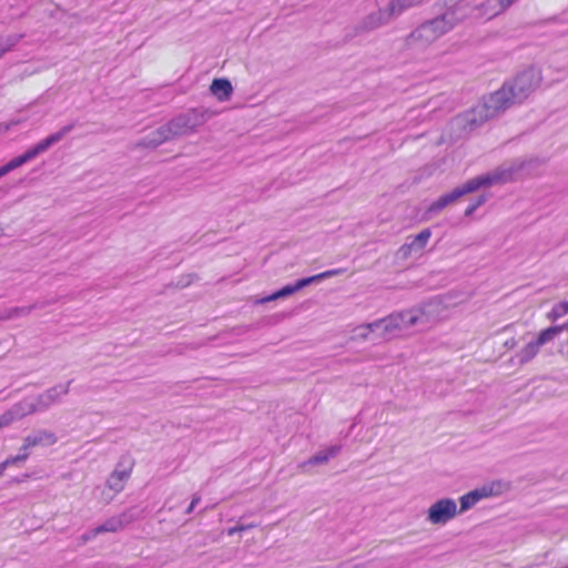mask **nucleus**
Segmentation results:
<instances>
[{"label": "nucleus", "mask_w": 568, "mask_h": 568, "mask_svg": "<svg viewBox=\"0 0 568 568\" xmlns=\"http://www.w3.org/2000/svg\"><path fill=\"white\" fill-rule=\"evenodd\" d=\"M541 70L527 67L490 97L491 106L504 109L527 99L541 83Z\"/></svg>", "instance_id": "nucleus-1"}, {"label": "nucleus", "mask_w": 568, "mask_h": 568, "mask_svg": "<svg viewBox=\"0 0 568 568\" xmlns=\"http://www.w3.org/2000/svg\"><path fill=\"white\" fill-rule=\"evenodd\" d=\"M519 170L516 163H506L484 175L476 176L447 192L450 203L455 205L467 194L511 181Z\"/></svg>", "instance_id": "nucleus-2"}, {"label": "nucleus", "mask_w": 568, "mask_h": 568, "mask_svg": "<svg viewBox=\"0 0 568 568\" xmlns=\"http://www.w3.org/2000/svg\"><path fill=\"white\" fill-rule=\"evenodd\" d=\"M432 236L428 229L420 231L406 240L394 251L392 255L393 265L399 268H410L423 255Z\"/></svg>", "instance_id": "nucleus-3"}, {"label": "nucleus", "mask_w": 568, "mask_h": 568, "mask_svg": "<svg viewBox=\"0 0 568 568\" xmlns=\"http://www.w3.org/2000/svg\"><path fill=\"white\" fill-rule=\"evenodd\" d=\"M458 517L457 500L442 496L434 499L424 510V519L434 528H443Z\"/></svg>", "instance_id": "nucleus-4"}, {"label": "nucleus", "mask_w": 568, "mask_h": 568, "mask_svg": "<svg viewBox=\"0 0 568 568\" xmlns=\"http://www.w3.org/2000/svg\"><path fill=\"white\" fill-rule=\"evenodd\" d=\"M440 297H433L410 308L394 312L402 331L428 322L432 317V308L439 305Z\"/></svg>", "instance_id": "nucleus-5"}, {"label": "nucleus", "mask_w": 568, "mask_h": 568, "mask_svg": "<svg viewBox=\"0 0 568 568\" xmlns=\"http://www.w3.org/2000/svg\"><path fill=\"white\" fill-rule=\"evenodd\" d=\"M450 28V22L445 18H438L420 26L412 33V38L416 42L428 44L446 33Z\"/></svg>", "instance_id": "nucleus-6"}, {"label": "nucleus", "mask_w": 568, "mask_h": 568, "mask_svg": "<svg viewBox=\"0 0 568 568\" xmlns=\"http://www.w3.org/2000/svg\"><path fill=\"white\" fill-rule=\"evenodd\" d=\"M328 275H329V273H322V274H318V275H314V276H311V277L298 280L294 284L285 285L282 288L275 291L274 293H272V294H270L267 296H264V297H261V298H256L254 301V304L255 305H264L266 303H271V302H275V301H278V300L286 298V297L292 296L293 294L297 293L298 291H301L305 286H307V285H310V284H312L314 282H317V281H320L322 278H325Z\"/></svg>", "instance_id": "nucleus-7"}, {"label": "nucleus", "mask_w": 568, "mask_h": 568, "mask_svg": "<svg viewBox=\"0 0 568 568\" xmlns=\"http://www.w3.org/2000/svg\"><path fill=\"white\" fill-rule=\"evenodd\" d=\"M63 134L61 132L54 133L52 135H49L48 138L41 140L36 145L28 149L23 154L16 156L11 159L8 162L9 168L12 170L18 169L19 166L23 165L28 161L34 159L39 154L45 152L51 145L55 144L62 139Z\"/></svg>", "instance_id": "nucleus-8"}, {"label": "nucleus", "mask_w": 568, "mask_h": 568, "mask_svg": "<svg viewBox=\"0 0 568 568\" xmlns=\"http://www.w3.org/2000/svg\"><path fill=\"white\" fill-rule=\"evenodd\" d=\"M57 443L55 435L45 429L36 430L28 436L24 437L22 446L20 448V454H28L29 449L38 446H51Z\"/></svg>", "instance_id": "nucleus-9"}, {"label": "nucleus", "mask_w": 568, "mask_h": 568, "mask_svg": "<svg viewBox=\"0 0 568 568\" xmlns=\"http://www.w3.org/2000/svg\"><path fill=\"white\" fill-rule=\"evenodd\" d=\"M175 136L194 132L201 124L199 121V114L195 111H191L181 114L173 120L169 121Z\"/></svg>", "instance_id": "nucleus-10"}, {"label": "nucleus", "mask_w": 568, "mask_h": 568, "mask_svg": "<svg viewBox=\"0 0 568 568\" xmlns=\"http://www.w3.org/2000/svg\"><path fill=\"white\" fill-rule=\"evenodd\" d=\"M176 138L170 123L166 122L154 130L146 133L144 139L141 141V145L148 148H156L158 145Z\"/></svg>", "instance_id": "nucleus-11"}, {"label": "nucleus", "mask_w": 568, "mask_h": 568, "mask_svg": "<svg viewBox=\"0 0 568 568\" xmlns=\"http://www.w3.org/2000/svg\"><path fill=\"white\" fill-rule=\"evenodd\" d=\"M398 16V12H394L390 10L389 2L386 8L375 11L367 16L364 20V27L368 30H373L388 23L390 20Z\"/></svg>", "instance_id": "nucleus-12"}, {"label": "nucleus", "mask_w": 568, "mask_h": 568, "mask_svg": "<svg viewBox=\"0 0 568 568\" xmlns=\"http://www.w3.org/2000/svg\"><path fill=\"white\" fill-rule=\"evenodd\" d=\"M209 91L217 101L227 102L233 94V85L227 79H214Z\"/></svg>", "instance_id": "nucleus-13"}, {"label": "nucleus", "mask_w": 568, "mask_h": 568, "mask_svg": "<svg viewBox=\"0 0 568 568\" xmlns=\"http://www.w3.org/2000/svg\"><path fill=\"white\" fill-rule=\"evenodd\" d=\"M484 499L499 497L510 490V484L504 479H494L478 487Z\"/></svg>", "instance_id": "nucleus-14"}, {"label": "nucleus", "mask_w": 568, "mask_h": 568, "mask_svg": "<svg viewBox=\"0 0 568 568\" xmlns=\"http://www.w3.org/2000/svg\"><path fill=\"white\" fill-rule=\"evenodd\" d=\"M484 497L479 488H475L464 495H462L457 500V510L458 517L468 510L473 509Z\"/></svg>", "instance_id": "nucleus-15"}, {"label": "nucleus", "mask_w": 568, "mask_h": 568, "mask_svg": "<svg viewBox=\"0 0 568 568\" xmlns=\"http://www.w3.org/2000/svg\"><path fill=\"white\" fill-rule=\"evenodd\" d=\"M339 448L337 446H329L316 452L306 462L310 466H322L327 464L332 458L338 454Z\"/></svg>", "instance_id": "nucleus-16"}, {"label": "nucleus", "mask_w": 568, "mask_h": 568, "mask_svg": "<svg viewBox=\"0 0 568 568\" xmlns=\"http://www.w3.org/2000/svg\"><path fill=\"white\" fill-rule=\"evenodd\" d=\"M375 326H377L378 332L383 335H390L402 331L394 313L377 320Z\"/></svg>", "instance_id": "nucleus-17"}, {"label": "nucleus", "mask_w": 568, "mask_h": 568, "mask_svg": "<svg viewBox=\"0 0 568 568\" xmlns=\"http://www.w3.org/2000/svg\"><path fill=\"white\" fill-rule=\"evenodd\" d=\"M130 474H131V467L115 469L111 474V476L108 480V485L110 486L111 489L119 491L123 488V484L126 481Z\"/></svg>", "instance_id": "nucleus-18"}, {"label": "nucleus", "mask_w": 568, "mask_h": 568, "mask_svg": "<svg viewBox=\"0 0 568 568\" xmlns=\"http://www.w3.org/2000/svg\"><path fill=\"white\" fill-rule=\"evenodd\" d=\"M30 412L31 410H24L21 405L12 407L11 409L0 415V429L10 426L13 422L18 420Z\"/></svg>", "instance_id": "nucleus-19"}, {"label": "nucleus", "mask_w": 568, "mask_h": 568, "mask_svg": "<svg viewBox=\"0 0 568 568\" xmlns=\"http://www.w3.org/2000/svg\"><path fill=\"white\" fill-rule=\"evenodd\" d=\"M376 325V321L372 323H363L354 327V338L357 341H367L371 335L378 332V328Z\"/></svg>", "instance_id": "nucleus-20"}, {"label": "nucleus", "mask_w": 568, "mask_h": 568, "mask_svg": "<svg viewBox=\"0 0 568 568\" xmlns=\"http://www.w3.org/2000/svg\"><path fill=\"white\" fill-rule=\"evenodd\" d=\"M449 206H453V204L450 203L449 197L445 193L429 204L427 212L430 214H437Z\"/></svg>", "instance_id": "nucleus-21"}, {"label": "nucleus", "mask_w": 568, "mask_h": 568, "mask_svg": "<svg viewBox=\"0 0 568 568\" xmlns=\"http://www.w3.org/2000/svg\"><path fill=\"white\" fill-rule=\"evenodd\" d=\"M28 459V454H18L16 456L8 457L6 460L0 463V477L4 474L8 467L21 464Z\"/></svg>", "instance_id": "nucleus-22"}, {"label": "nucleus", "mask_w": 568, "mask_h": 568, "mask_svg": "<svg viewBox=\"0 0 568 568\" xmlns=\"http://www.w3.org/2000/svg\"><path fill=\"white\" fill-rule=\"evenodd\" d=\"M422 0H392L390 10L399 14L406 9L419 3Z\"/></svg>", "instance_id": "nucleus-23"}, {"label": "nucleus", "mask_w": 568, "mask_h": 568, "mask_svg": "<svg viewBox=\"0 0 568 568\" xmlns=\"http://www.w3.org/2000/svg\"><path fill=\"white\" fill-rule=\"evenodd\" d=\"M558 333H559V329L556 327L547 328L538 335L536 343L539 346H541L542 344L551 341Z\"/></svg>", "instance_id": "nucleus-24"}, {"label": "nucleus", "mask_w": 568, "mask_h": 568, "mask_svg": "<svg viewBox=\"0 0 568 568\" xmlns=\"http://www.w3.org/2000/svg\"><path fill=\"white\" fill-rule=\"evenodd\" d=\"M539 347L540 346L536 342H531V343L527 344L521 351L523 358L525 361H530L531 358H534L536 356V354L539 351Z\"/></svg>", "instance_id": "nucleus-25"}, {"label": "nucleus", "mask_w": 568, "mask_h": 568, "mask_svg": "<svg viewBox=\"0 0 568 568\" xmlns=\"http://www.w3.org/2000/svg\"><path fill=\"white\" fill-rule=\"evenodd\" d=\"M121 527L122 525L120 521H111L98 528V531H115Z\"/></svg>", "instance_id": "nucleus-26"}, {"label": "nucleus", "mask_w": 568, "mask_h": 568, "mask_svg": "<svg viewBox=\"0 0 568 568\" xmlns=\"http://www.w3.org/2000/svg\"><path fill=\"white\" fill-rule=\"evenodd\" d=\"M485 201L484 196H480L476 203V205L469 207L468 210H466V215H470L473 213V211L475 210L476 206H479L480 204H483V202Z\"/></svg>", "instance_id": "nucleus-27"}, {"label": "nucleus", "mask_w": 568, "mask_h": 568, "mask_svg": "<svg viewBox=\"0 0 568 568\" xmlns=\"http://www.w3.org/2000/svg\"><path fill=\"white\" fill-rule=\"evenodd\" d=\"M11 171L8 163L0 168V178L4 176Z\"/></svg>", "instance_id": "nucleus-28"}, {"label": "nucleus", "mask_w": 568, "mask_h": 568, "mask_svg": "<svg viewBox=\"0 0 568 568\" xmlns=\"http://www.w3.org/2000/svg\"><path fill=\"white\" fill-rule=\"evenodd\" d=\"M242 529H243V527H242V526H235V527L230 528V529L227 530V535H229V536H233L235 532L241 531Z\"/></svg>", "instance_id": "nucleus-29"}, {"label": "nucleus", "mask_w": 568, "mask_h": 568, "mask_svg": "<svg viewBox=\"0 0 568 568\" xmlns=\"http://www.w3.org/2000/svg\"><path fill=\"white\" fill-rule=\"evenodd\" d=\"M9 129H10L9 123H1L0 124V134L6 133L7 131H9Z\"/></svg>", "instance_id": "nucleus-30"}, {"label": "nucleus", "mask_w": 568, "mask_h": 568, "mask_svg": "<svg viewBox=\"0 0 568 568\" xmlns=\"http://www.w3.org/2000/svg\"><path fill=\"white\" fill-rule=\"evenodd\" d=\"M7 51H8V49H7V48H4V47H1V45H0V59L2 58V55H3Z\"/></svg>", "instance_id": "nucleus-31"}, {"label": "nucleus", "mask_w": 568, "mask_h": 568, "mask_svg": "<svg viewBox=\"0 0 568 568\" xmlns=\"http://www.w3.org/2000/svg\"><path fill=\"white\" fill-rule=\"evenodd\" d=\"M561 307H562V310H564L565 312H568V301H567V302H565V303L561 305Z\"/></svg>", "instance_id": "nucleus-32"}, {"label": "nucleus", "mask_w": 568, "mask_h": 568, "mask_svg": "<svg viewBox=\"0 0 568 568\" xmlns=\"http://www.w3.org/2000/svg\"><path fill=\"white\" fill-rule=\"evenodd\" d=\"M193 506H196V500H193V501H192L191 508H192Z\"/></svg>", "instance_id": "nucleus-33"}, {"label": "nucleus", "mask_w": 568, "mask_h": 568, "mask_svg": "<svg viewBox=\"0 0 568 568\" xmlns=\"http://www.w3.org/2000/svg\"><path fill=\"white\" fill-rule=\"evenodd\" d=\"M193 506H196V500H193V501H192L191 508H192Z\"/></svg>", "instance_id": "nucleus-34"}, {"label": "nucleus", "mask_w": 568, "mask_h": 568, "mask_svg": "<svg viewBox=\"0 0 568 568\" xmlns=\"http://www.w3.org/2000/svg\"><path fill=\"white\" fill-rule=\"evenodd\" d=\"M562 568H568V565H567V566H565V567H562Z\"/></svg>", "instance_id": "nucleus-35"}]
</instances>
